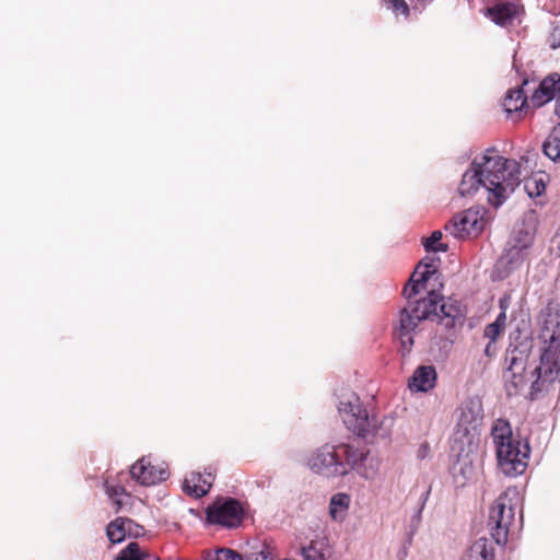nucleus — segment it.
Masks as SVG:
<instances>
[{
  "instance_id": "a211bd4d",
  "label": "nucleus",
  "mask_w": 560,
  "mask_h": 560,
  "mask_svg": "<svg viewBox=\"0 0 560 560\" xmlns=\"http://www.w3.org/2000/svg\"><path fill=\"white\" fill-rule=\"evenodd\" d=\"M517 13L516 4L512 2H503L487 8L485 14L500 26L511 24Z\"/></svg>"
},
{
  "instance_id": "e433bc0d",
  "label": "nucleus",
  "mask_w": 560,
  "mask_h": 560,
  "mask_svg": "<svg viewBox=\"0 0 560 560\" xmlns=\"http://www.w3.org/2000/svg\"><path fill=\"white\" fill-rule=\"evenodd\" d=\"M429 450H430V447H429L428 443L422 444L419 450V456L424 457V455L429 452Z\"/></svg>"
},
{
  "instance_id": "9b49d317",
  "label": "nucleus",
  "mask_w": 560,
  "mask_h": 560,
  "mask_svg": "<svg viewBox=\"0 0 560 560\" xmlns=\"http://www.w3.org/2000/svg\"><path fill=\"white\" fill-rule=\"evenodd\" d=\"M243 508L235 499H226L223 502H215L207 509V520L211 524H219L225 527H236L243 518Z\"/></svg>"
},
{
  "instance_id": "58836bf2",
  "label": "nucleus",
  "mask_w": 560,
  "mask_h": 560,
  "mask_svg": "<svg viewBox=\"0 0 560 560\" xmlns=\"http://www.w3.org/2000/svg\"><path fill=\"white\" fill-rule=\"evenodd\" d=\"M553 242L557 244L558 248L560 249V233L556 234Z\"/></svg>"
},
{
  "instance_id": "bb28decb",
  "label": "nucleus",
  "mask_w": 560,
  "mask_h": 560,
  "mask_svg": "<svg viewBox=\"0 0 560 560\" xmlns=\"http://www.w3.org/2000/svg\"><path fill=\"white\" fill-rule=\"evenodd\" d=\"M323 547L324 544L322 541L312 540L301 549L303 560H326Z\"/></svg>"
},
{
  "instance_id": "dca6fc26",
  "label": "nucleus",
  "mask_w": 560,
  "mask_h": 560,
  "mask_svg": "<svg viewBox=\"0 0 560 560\" xmlns=\"http://www.w3.org/2000/svg\"><path fill=\"white\" fill-rule=\"evenodd\" d=\"M560 92V74L552 73L546 77L532 95L535 106H542L550 102Z\"/></svg>"
},
{
  "instance_id": "f257e3e1",
  "label": "nucleus",
  "mask_w": 560,
  "mask_h": 560,
  "mask_svg": "<svg viewBox=\"0 0 560 560\" xmlns=\"http://www.w3.org/2000/svg\"><path fill=\"white\" fill-rule=\"evenodd\" d=\"M521 184V163L503 158L494 149H488L475 158L460 180L458 192L471 197L481 188L488 202L500 207Z\"/></svg>"
},
{
  "instance_id": "4c0bfd02",
  "label": "nucleus",
  "mask_w": 560,
  "mask_h": 560,
  "mask_svg": "<svg viewBox=\"0 0 560 560\" xmlns=\"http://www.w3.org/2000/svg\"><path fill=\"white\" fill-rule=\"evenodd\" d=\"M420 262L424 265H435V260L432 257H424Z\"/></svg>"
},
{
  "instance_id": "72a5a7b5",
  "label": "nucleus",
  "mask_w": 560,
  "mask_h": 560,
  "mask_svg": "<svg viewBox=\"0 0 560 560\" xmlns=\"http://www.w3.org/2000/svg\"><path fill=\"white\" fill-rule=\"evenodd\" d=\"M130 524L125 525V529L129 536H139L142 528L129 518Z\"/></svg>"
},
{
  "instance_id": "0eeeda50",
  "label": "nucleus",
  "mask_w": 560,
  "mask_h": 560,
  "mask_svg": "<svg viewBox=\"0 0 560 560\" xmlns=\"http://www.w3.org/2000/svg\"><path fill=\"white\" fill-rule=\"evenodd\" d=\"M538 366L527 372V366L523 358L512 357L509 366L503 373L504 388L508 396H516L521 394L530 382V385L538 378ZM541 390H539L540 393ZM538 392L533 395L532 386H529V397L535 399Z\"/></svg>"
},
{
  "instance_id": "a878e982",
  "label": "nucleus",
  "mask_w": 560,
  "mask_h": 560,
  "mask_svg": "<svg viewBox=\"0 0 560 560\" xmlns=\"http://www.w3.org/2000/svg\"><path fill=\"white\" fill-rule=\"evenodd\" d=\"M524 177V189L530 198L541 196L546 190V183L541 175L532 176L526 178V176L521 171V177Z\"/></svg>"
},
{
  "instance_id": "ddd939ff",
  "label": "nucleus",
  "mask_w": 560,
  "mask_h": 560,
  "mask_svg": "<svg viewBox=\"0 0 560 560\" xmlns=\"http://www.w3.org/2000/svg\"><path fill=\"white\" fill-rule=\"evenodd\" d=\"M214 481V475L207 469L203 472L191 471L183 482V490L195 498L207 494Z\"/></svg>"
},
{
  "instance_id": "2eb2a0df",
  "label": "nucleus",
  "mask_w": 560,
  "mask_h": 560,
  "mask_svg": "<svg viewBox=\"0 0 560 560\" xmlns=\"http://www.w3.org/2000/svg\"><path fill=\"white\" fill-rule=\"evenodd\" d=\"M438 272L436 265H424L419 262L411 275L408 283L405 285L402 293L408 300L416 296L421 289H425V283L431 276Z\"/></svg>"
},
{
  "instance_id": "7c9ffc66",
  "label": "nucleus",
  "mask_w": 560,
  "mask_h": 560,
  "mask_svg": "<svg viewBox=\"0 0 560 560\" xmlns=\"http://www.w3.org/2000/svg\"><path fill=\"white\" fill-rule=\"evenodd\" d=\"M212 560H242V555L229 548L218 549Z\"/></svg>"
},
{
  "instance_id": "473e14b6",
  "label": "nucleus",
  "mask_w": 560,
  "mask_h": 560,
  "mask_svg": "<svg viewBox=\"0 0 560 560\" xmlns=\"http://www.w3.org/2000/svg\"><path fill=\"white\" fill-rule=\"evenodd\" d=\"M503 328H501L500 326L491 323L489 325L486 326L485 328V337L490 339L491 341H494L502 332H503Z\"/></svg>"
},
{
  "instance_id": "a19ab883",
  "label": "nucleus",
  "mask_w": 560,
  "mask_h": 560,
  "mask_svg": "<svg viewBox=\"0 0 560 560\" xmlns=\"http://www.w3.org/2000/svg\"><path fill=\"white\" fill-rule=\"evenodd\" d=\"M145 560H159V558H156L154 556H150V558H147Z\"/></svg>"
},
{
  "instance_id": "20e7f679",
  "label": "nucleus",
  "mask_w": 560,
  "mask_h": 560,
  "mask_svg": "<svg viewBox=\"0 0 560 560\" xmlns=\"http://www.w3.org/2000/svg\"><path fill=\"white\" fill-rule=\"evenodd\" d=\"M491 435L501 471L508 477L522 475L527 468L528 444L513 436L510 422L504 419L495 420Z\"/></svg>"
},
{
  "instance_id": "f03ea898",
  "label": "nucleus",
  "mask_w": 560,
  "mask_h": 560,
  "mask_svg": "<svg viewBox=\"0 0 560 560\" xmlns=\"http://www.w3.org/2000/svg\"><path fill=\"white\" fill-rule=\"evenodd\" d=\"M436 318L440 326L447 331L462 327L465 320V311L462 304L452 299L444 301L434 290L428 292L425 298L416 301L411 308L400 311L395 337L400 343L402 357L410 353L413 346V331L423 319Z\"/></svg>"
},
{
  "instance_id": "c756f323",
  "label": "nucleus",
  "mask_w": 560,
  "mask_h": 560,
  "mask_svg": "<svg viewBox=\"0 0 560 560\" xmlns=\"http://www.w3.org/2000/svg\"><path fill=\"white\" fill-rule=\"evenodd\" d=\"M442 238L441 231H434L430 237L425 238L423 246L427 252H446L447 245L439 243Z\"/></svg>"
},
{
  "instance_id": "412c9836",
  "label": "nucleus",
  "mask_w": 560,
  "mask_h": 560,
  "mask_svg": "<svg viewBox=\"0 0 560 560\" xmlns=\"http://www.w3.org/2000/svg\"><path fill=\"white\" fill-rule=\"evenodd\" d=\"M242 555V560H275L277 557L276 549L266 541H255L248 545Z\"/></svg>"
},
{
  "instance_id": "9d476101",
  "label": "nucleus",
  "mask_w": 560,
  "mask_h": 560,
  "mask_svg": "<svg viewBox=\"0 0 560 560\" xmlns=\"http://www.w3.org/2000/svg\"><path fill=\"white\" fill-rule=\"evenodd\" d=\"M339 457L337 446L324 445L311 455L308 466L316 474L328 478L345 476L343 468L338 466Z\"/></svg>"
},
{
  "instance_id": "b1692460",
  "label": "nucleus",
  "mask_w": 560,
  "mask_h": 560,
  "mask_svg": "<svg viewBox=\"0 0 560 560\" xmlns=\"http://www.w3.org/2000/svg\"><path fill=\"white\" fill-rule=\"evenodd\" d=\"M544 153L552 161H560V122L553 127L542 145Z\"/></svg>"
},
{
  "instance_id": "393cba45",
  "label": "nucleus",
  "mask_w": 560,
  "mask_h": 560,
  "mask_svg": "<svg viewBox=\"0 0 560 560\" xmlns=\"http://www.w3.org/2000/svg\"><path fill=\"white\" fill-rule=\"evenodd\" d=\"M126 524H130L128 517H117L107 525L106 535L113 544L121 542L126 538L128 535L125 529Z\"/></svg>"
},
{
  "instance_id": "c9c22d12",
  "label": "nucleus",
  "mask_w": 560,
  "mask_h": 560,
  "mask_svg": "<svg viewBox=\"0 0 560 560\" xmlns=\"http://www.w3.org/2000/svg\"><path fill=\"white\" fill-rule=\"evenodd\" d=\"M493 324L500 326L501 328H505L506 325V313L500 312L497 316V319L493 322Z\"/></svg>"
},
{
  "instance_id": "f3484780",
  "label": "nucleus",
  "mask_w": 560,
  "mask_h": 560,
  "mask_svg": "<svg viewBox=\"0 0 560 560\" xmlns=\"http://www.w3.org/2000/svg\"><path fill=\"white\" fill-rule=\"evenodd\" d=\"M436 371L433 365L418 366L408 382L411 392H428L435 386Z\"/></svg>"
},
{
  "instance_id": "f704fd0d",
  "label": "nucleus",
  "mask_w": 560,
  "mask_h": 560,
  "mask_svg": "<svg viewBox=\"0 0 560 560\" xmlns=\"http://www.w3.org/2000/svg\"><path fill=\"white\" fill-rule=\"evenodd\" d=\"M510 303H511V296L509 294H504L503 296H501L499 300L500 312L506 313V310L509 308Z\"/></svg>"
},
{
  "instance_id": "4468645a",
  "label": "nucleus",
  "mask_w": 560,
  "mask_h": 560,
  "mask_svg": "<svg viewBox=\"0 0 560 560\" xmlns=\"http://www.w3.org/2000/svg\"><path fill=\"white\" fill-rule=\"evenodd\" d=\"M337 450L340 454L338 466L343 468L345 475L350 470L355 469L360 475L369 478L368 474L361 470V464L366 459L369 454L368 452L354 448L349 444H339Z\"/></svg>"
},
{
  "instance_id": "aec40b11",
  "label": "nucleus",
  "mask_w": 560,
  "mask_h": 560,
  "mask_svg": "<svg viewBox=\"0 0 560 560\" xmlns=\"http://www.w3.org/2000/svg\"><path fill=\"white\" fill-rule=\"evenodd\" d=\"M526 103L527 97L524 90L522 88H514L506 92L503 101V107L508 116L513 119H518Z\"/></svg>"
},
{
  "instance_id": "cd10ccee",
  "label": "nucleus",
  "mask_w": 560,
  "mask_h": 560,
  "mask_svg": "<svg viewBox=\"0 0 560 560\" xmlns=\"http://www.w3.org/2000/svg\"><path fill=\"white\" fill-rule=\"evenodd\" d=\"M150 555L142 551L137 542H130L116 560H145Z\"/></svg>"
},
{
  "instance_id": "f8f14e48",
  "label": "nucleus",
  "mask_w": 560,
  "mask_h": 560,
  "mask_svg": "<svg viewBox=\"0 0 560 560\" xmlns=\"http://www.w3.org/2000/svg\"><path fill=\"white\" fill-rule=\"evenodd\" d=\"M130 476L141 486H154L168 477L164 463H154L150 457L143 456L130 468Z\"/></svg>"
},
{
  "instance_id": "2f4dec72",
  "label": "nucleus",
  "mask_w": 560,
  "mask_h": 560,
  "mask_svg": "<svg viewBox=\"0 0 560 560\" xmlns=\"http://www.w3.org/2000/svg\"><path fill=\"white\" fill-rule=\"evenodd\" d=\"M390 9L395 14H402L406 19L410 14V9L405 0H388Z\"/></svg>"
},
{
  "instance_id": "1a4fd4ad",
  "label": "nucleus",
  "mask_w": 560,
  "mask_h": 560,
  "mask_svg": "<svg viewBox=\"0 0 560 560\" xmlns=\"http://www.w3.org/2000/svg\"><path fill=\"white\" fill-rule=\"evenodd\" d=\"M482 423L481 407L472 401L462 409L455 428V439L460 443L471 444L480 434Z\"/></svg>"
},
{
  "instance_id": "7ed1b4c3",
  "label": "nucleus",
  "mask_w": 560,
  "mask_h": 560,
  "mask_svg": "<svg viewBox=\"0 0 560 560\" xmlns=\"http://www.w3.org/2000/svg\"><path fill=\"white\" fill-rule=\"evenodd\" d=\"M538 323L539 338L548 346L540 355L538 378L532 385L533 395L547 390L549 385L560 378V303L557 300H548L539 313Z\"/></svg>"
},
{
  "instance_id": "423d86ee",
  "label": "nucleus",
  "mask_w": 560,
  "mask_h": 560,
  "mask_svg": "<svg viewBox=\"0 0 560 560\" xmlns=\"http://www.w3.org/2000/svg\"><path fill=\"white\" fill-rule=\"evenodd\" d=\"M338 410L346 427L354 434L362 438L375 434L377 421L374 417L369 416L358 396L351 395L349 399L340 401Z\"/></svg>"
},
{
  "instance_id": "c85d7f7f",
  "label": "nucleus",
  "mask_w": 560,
  "mask_h": 560,
  "mask_svg": "<svg viewBox=\"0 0 560 560\" xmlns=\"http://www.w3.org/2000/svg\"><path fill=\"white\" fill-rule=\"evenodd\" d=\"M105 492L113 500L117 511L122 508V501L120 497H129V494L126 492V489L122 486L109 485L108 482L105 483Z\"/></svg>"
},
{
  "instance_id": "6e6552de",
  "label": "nucleus",
  "mask_w": 560,
  "mask_h": 560,
  "mask_svg": "<svg viewBox=\"0 0 560 560\" xmlns=\"http://www.w3.org/2000/svg\"><path fill=\"white\" fill-rule=\"evenodd\" d=\"M483 208H469L456 215L445 224V231L456 238L478 236L485 229L487 220Z\"/></svg>"
},
{
  "instance_id": "ea45409f",
  "label": "nucleus",
  "mask_w": 560,
  "mask_h": 560,
  "mask_svg": "<svg viewBox=\"0 0 560 560\" xmlns=\"http://www.w3.org/2000/svg\"><path fill=\"white\" fill-rule=\"evenodd\" d=\"M555 113L560 117V100H558L556 103Z\"/></svg>"
},
{
  "instance_id": "6ab92c4d",
  "label": "nucleus",
  "mask_w": 560,
  "mask_h": 560,
  "mask_svg": "<svg viewBox=\"0 0 560 560\" xmlns=\"http://www.w3.org/2000/svg\"><path fill=\"white\" fill-rule=\"evenodd\" d=\"M536 234V223L534 220H524L516 225L512 236L514 248L526 249L532 246Z\"/></svg>"
},
{
  "instance_id": "4be33fe9",
  "label": "nucleus",
  "mask_w": 560,
  "mask_h": 560,
  "mask_svg": "<svg viewBox=\"0 0 560 560\" xmlns=\"http://www.w3.org/2000/svg\"><path fill=\"white\" fill-rule=\"evenodd\" d=\"M494 549L486 537L476 539L467 550L464 560H493Z\"/></svg>"
},
{
  "instance_id": "5701e85b",
  "label": "nucleus",
  "mask_w": 560,
  "mask_h": 560,
  "mask_svg": "<svg viewBox=\"0 0 560 560\" xmlns=\"http://www.w3.org/2000/svg\"><path fill=\"white\" fill-rule=\"evenodd\" d=\"M351 503V497L345 492H338L330 498L329 514L335 521H343Z\"/></svg>"
},
{
  "instance_id": "39448f33",
  "label": "nucleus",
  "mask_w": 560,
  "mask_h": 560,
  "mask_svg": "<svg viewBox=\"0 0 560 560\" xmlns=\"http://www.w3.org/2000/svg\"><path fill=\"white\" fill-rule=\"evenodd\" d=\"M516 498V489L508 488L490 508L488 527L492 539L499 546H504L508 542L510 526L513 524L515 515L513 499Z\"/></svg>"
}]
</instances>
